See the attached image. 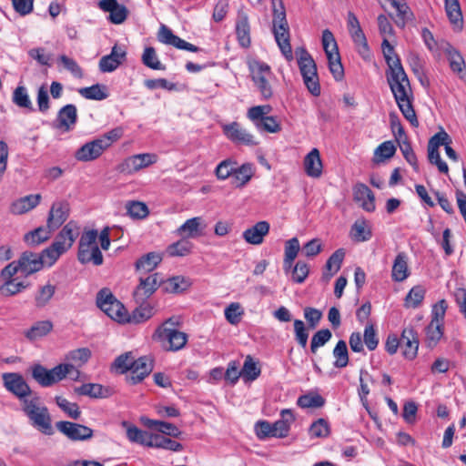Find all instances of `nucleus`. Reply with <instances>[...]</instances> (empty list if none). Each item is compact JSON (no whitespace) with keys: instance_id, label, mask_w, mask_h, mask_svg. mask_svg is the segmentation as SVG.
Wrapping results in <instances>:
<instances>
[{"instance_id":"obj_24","label":"nucleus","mask_w":466,"mask_h":466,"mask_svg":"<svg viewBox=\"0 0 466 466\" xmlns=\"http://www.w3.org/2000/svg\"><path fill=\"white\" fill-rule=\"evenodd\" d=\"M269 223L267 221H259L257 222L254 226L247 228L242 237L244 240L251 245H260L264 237L267 236L269 232Z\"/></svg>"},{"instance_id":"obj_43","label":"nucleus","mask_w":466,"mask_h":466,"mask_svg":"<svg viewBox=\"0 0 466 466\" xmlns=\"http://www.w3.org/2000/svg\"><path fill=\"white\" fill-rule=\"evenodd\" d=\"M52 232H54V230H51L47 227H39L26 233L24 239L28 245L36 246L49 239Z\"/></svg>"},{"instance_id":"obj_13","label":"nucleus","mask_w":466,"mask_h":466,"mask_svg":"<svg viewBox=\"0 0 466 466\" xmlns=\"http://www.w3.org/2000/svg\"><path fill=\"white\" fill-rule=\"evenodd\" d=\"M70 213V205L66 200L56 201L52 204L47 217V228L56 230L67 219Z\"/></svg>"},{"instance_id":"obj_41","label":"nucleus","mask_w":466,"mask_h":466,"mask_svg":"<svg viewBox=\"0 0 466 466\" xmlns=\"http://www.w3.org/2000/svg\"><path fill=\"white\" fill-rule=\"evenodd\" d=\"M53 327V323L50 320L37 321L25 332V336L30 340H35L50 333Z\"/></svg>"},{"instance_id":"obj_64","label":"nucleus","mask_w":466,"mask_h":466,"mask_svg":"<svg viewBox=\"0 0 466 466\" xmlns=\"http://www.w3.org/2000/svg\"><path fill=\"white\" fill-rule=\"evenodd\" d=\"M442 325L430 322L426 328V342L428 347H434L442 336Z\"/></svg>"},{"instance_id":"obj_44","label":"nucleus","mask_w":466,"mask_h":466,"mask_svg":"<svg viewBox=\"0 0 466 466\" xmlns=\"http://www.w3.org/2000/svg\"><path fill=\"white\" fill-rule=\"evenodd\" d=\"M63 253H65V248L60 246V243L53 242L49 248L44 249L39 255L41 260H43V266L51 267Z\"/></svg>"},{"instance_id":"obj_53","label":"nucleus","mask_w":466,"mask_h":466,"mask_svg":"<svg viewBox=\"0 0 466 466\" xmlns=\"http://www.w3.org/2000/svg\"><path fill=\"white\" fill-rule=\"evenodd\" d=\"M13 103L19 107L26 108L34 111L32 102L27 94L26 88L23 86H18L13 92Z\"/></svg>"},{"instance_id":"obj_35","label":"nucleus","mask_w":466,"mask_h":466,"mask_svg":"<svg viewBox=\"0 0 466 466\" xmlns=\"http://www.w3.org/2000/svg\"><path fill=\"white\" fill-rule=\"evenodd\" d=\"M161 261V254L157 252H149L138 258L135 267L138 271L142 270L145 272H150L154 270Z\"/></svg>"},{"instance_id":"obj_2","label":"nucleus","mask_w":466,"mask_h":466,"mask_svg":"<svg viewBox=\"0 0 466 466\" xmlns=\"http://www.w3.org/2000/svg\"><path fill=\"white\" fill-rule=\"evenodd\" d=\"M114 367L121 373L130 371L126 380L130 385L141 382L153 370V360L147 356L136 359L133 352L119 355L114 361Z\"/></svg>"},{"instance_id":"obj_42","label":"nucleus","mask_w":466,"mask_h":466,"mask_svg":"<svg viewBox=\"0 0 466 466\" xmlns=\"http://www.w3.org/2000/svg\"><path fill=\"white\" fill-rule=\"evenodd\" d=\"M56 286L47 283L41 286L35 295V305L38 309H43L47 306L55 295Z\"/></svg>"},{"instance_id":"obj_61","label":"nucleus","mask_w":466,"mask_h":466,"mask_svg":"<svg viewBox=\"0 0 466 466\" xmlns=\"http://www.w3.org/2000/svg\"><path fill=\"white\" fill-rule=\"evenodd\" d=\"M5 283L0 287V292L3 296H14L26 288L23 281L15 279H4Z\"/></svg>"},{"instance_id":"obj_14","label":"nucleus","mask_w":466,"mask_h":466,"mask_svg":"<svg viewBox=\"0 0 466 466\" xmlns=\"http://www.w3.org/2000/svg\"><path fill=\"white\" fill-rule=\"evenodd\" d=\"M121 425L126 430L127 438L130 442L143 447H153L156 433L143 431L127 420H123Z\"/></svg>"},{"instance_id":"obj_20","label":"nucleus","mask_w":466,"mask_h":466,"mask_svg":"<svg viewBox=\"0 0 466 466\" xmlns=\"http://www.w3.org/2000/svg\"><path fill=\"white\" fill-rule=\"evenodd\" d=\"M105 150L104 145L96 138L86 143L78 148L75 154V157L78 161L88 162L98 158Z\"/></svg>"},{"instance_id":"obj_9","label":"nucleus","mask_w":466,"mask_h":466,"mask_svg":"<svg viewBox=\"0 0 466 466\" xmlns=\"http://www.w3.org/2000/svg\"><path fill=\"white\" fill-rule=\"evenodd\" d=\"M157 161V156L152 153L137 154L127 157L117 166V171L122 174L131 175L146 168Z\"/></svg>"},{"instance_id":"obj_3","label":"nucleus","mask_w":466,"mask_h":466,"mask_svg":"<svg viewBox=\"0 0 466 466\" xmlns=\"http://www.w3.org/2000/svg\"><path fill=\"white\" fill-rule=\"evenodd\" d=\"M273 11V34L275 40L288 61L293 59L289 43V27L286 18V9L282 0H271Z\"/></svg>"},{"instance_id":"obj_62","label":"nucleus","mask_w":466,"mask_h":466,"mask_svg":"<svg viewBox=\"0 0 466 466\" xmlns=\"http://www.w3.org/2000/svg\"><path fill=\"white\" fill-rule=\"evenodd\" d=\"M331 331L328 329L318 330L311 339L310 351L315 354L319 348L324 346L331 339Z\"/></svg>"},{"instance_id":"obj_63","label":"nucleus","mask_w":466,"mask_h":466,"mask_svg":"<svg viewBox=\"0 0 466 466\" xmlns=\"http://www.w3.org/2000/svg\"><path fill=\"white\" fill-rule=\"evenodd\" d=\"M152 448H161L168 451H178L183 446L181 443L173 441L160 434H156Z\"/></svg>"},{"instance_id":"obj_15","label":"nucleus","mask_w":466,"mask_h":466,"mask_svg":"<svg viewBox=\"0 0 466 466\" xmlns=\"http://www.w3.org/2000/svg\"><path fill=\"white\" fill-rule=\"evenodd\" d=\"M157 39L159 42L163 44L173 46L178 49L187 50L190 52L199 51V47L174 35L172 30L165 25H161L157 33Z\"/></svg>"},{"instance_id":"obj_37","label":"nucleus","mask_w":466,"mask_h":466,"mask_svg":"<svg viewBox=\"0 0 466 466\" xmlns=\"http://www.w3.org/2000/svg\"><path fill=\"white\" fill-rule=\"evenodd\" d=\"M190 286L188 279L182 276L172 277L166 281L162 280V289L166 293H181Z\"/></svg>"},{"instance_id":"obj_50","label":"nucleus","mask_w":466,"mask_h":466,"mask_svg":"<svg viewBox=\"0 0 466 466\" xmlns=\"http://www.w3.org/2000/svg\"><path fill=\"white\" fill-rule=\"evenodd\" d=\"M333 356L335 358L334 366L341 369L349 364L348 347L344 340H339L333 350Z\"/></svg>"},{"instance_id":"obj_19","label":"nucleus","mask_w":466,"mask_h":466,"mask_svg":"<svg viewBox=\"0 0 466 466\" xmlns=\"http://www.w3.org/2000/svg\"><path fill=\"white\" fill-rule=\"evenodd\" d=\"M126 51L115 45L112 47L111 53L107 56H104L99 61V69L101 72H112L116 70L126 59Z\"/></svg>"},{"instance_id":"obj_40","label":"nucleus","mask_w":466,"mask_h":466,"mask_svg":"<svg viewBox=\"0 0 466 466\" xmlns=\"http://www.w3.org/2000/svg\"><path fill=\"white\" fill-rule=\"evenodd\" d=\"M371 230L369 228L365 219H358L354 222L350 229V238L354 241H367L371 238Z\"/></svg>"},{"instance_id":"obj_45","label":"nucleus","mask_w":466,"mask_h":466,"mask_svg":"<svg viewBox=\"0 0 466 466\" xmlns=\"http://www.w3.org/2000/svg\"><path fill=\"white\" fill-rule=\"evenodd\" d=\"M91 357V350L88 348H79L69 351L66 356L67 364H74L76 367H82Z\"/></svg>"},{"instance_id":"obj_25","label":"nucleus","mask_w":466,"mask_h":466,"mask_svg":"<svg viewBox=\"0 0 466 466\" xmlns=\"http://www.w3.org/2000/svg\"><path fill=\"white\" fill-rule=\"evenodd\" d=\"M322 167L319 151L313 148L304 158L305 172L309 177L317 178L321 176Z\"/></svg>"},{"instance_id":"obj_59","label":"nucleus","mask_w":466,"mask_h":466,"mask_svg":"<svg viewBox=\"0 0 466 466\" xmlns=\"http://www.w3.org/2000/svg\"><path fill=\"white\" fill-rule=\"evenodd\" d=\"M143 64L155 70H165L166 67L158 60L154 47H146L142 56Z\"/></svg>"},{"instance_id":"obj_49","label":"nucleus","mask_w":466,"mask_h":466,"mask_svg":"<svg viewBox=\"0 0 466 466\" xmlns=\"http://www.w3.org/2000/svg\"><path fill=\"white\" fill-rule=\"evenodd\" d=\"M425 289L421 286L413 287L404 299L405 308H418L424 299Z\"/></svg>"},{"instance_id":"obj_54","label":"nucleus","mask_w":466,"mask_h":466,"mask_svg":"<svg viewBox=\"0 0 466 466\" xmlns=\"http://www.w3.org/2000/svg\"><path fill=\"white\" fill-rule=\"evenodd\" d=\"M32 376L43 387H49L54 384L51 370H47L40 364L33 367Z\"/></svg>"},{"instance_id":"obj_31","label":"nucleus","mask_w":466,"mask_h":466,"mask_svg":"<svg viewBox=\"0 0 466 466\" xmlns=\"http://www.w3.org/2000/svg\"><path fill=\"white\" fill-rule=\"evenodd\" d=\"M236 34L241 46L248 47L250 46V26L247 15H238L236 24Z\"/></svg>"},{"instance_id":"obj_60","label":"nucleus","mask_w":466,"mask_h":466,"mask_svg":"<svg viewBox=\"0 0 466 466\" xmlns=\"http://www.w3.org/2000/svg\"><path fill=\"white\" fill-rule=\"evenodd\" d=\"M127 214L137 219H142L147 217L149 210L147 206L140 201H129L127 203Z\"/></svg>"},{"instance_id":"obj_58","label":"nucleus","mask_w":466,"mask_h":466,"mask_svg":"<svg viewBox=\"0 0 466 466\" xmlns=\"http://www.w3.org/2000/svg\"><path fill=\"white\" fill-rule=\"evenodd\" d=\"M396 147L391 141H385L381 143L374 152V160L377 163L390 159L394 156Z\"/></svg>"},{"instance_id":"obj_21","label":"nucleus","mask_w":466,"mask_h":466,"mask_svg":"<svg viewBox=\"0 0 466 466\" xmlns=\"http://www.w3.org/2000/svg\"><path fill=\"white\" fill-rule=\"evenodd\" d=\"M205 228L202 218L195 217L186 220L175 233L183 238H196L203 235Z\"/></svg>"},{"instance_id":"obj_55","label":"nucleus","mask_w":466,"mask_h":466,"mask_svg":"<svg viewBox=\"0 0 466 466\" xmlns=\"http://www.w3.org/2000/svg\"><path fill=\"white\" fill-rule=\"evenodd\" d=\"M297 404L301 408H321L325 404V399L318 393H308L300 396Z\"/></svg>"},{"instance_id":"obj_18","label":"nucleus","mask_w":466,"mask_h":466,"mask_svg":"<svg viewBox=\"0 0 466 466\" xmlns=\"http://www.w3.org/2000/svg\"><path fill=\"white\" fill-rule=\"evenodd\" d=\"M353 199L360 203L365 211L373 212L375 210V196L367 185L357 183L353 187Z\"/></svg>"},{"instance_id":"obj_1","label":"nucleus","mask_w":466,"mask_h":466,"mask_svg":"<svg viewBox=\"0 0 466 466\" xmlns=\"http://www.w3.org/2000/svg\"><path fill=\"white\" fill-rule=\"evenodd\" d=\"M386 77L403 116L411 126L418 127L419 121L412 106L413 93L404 68L398 67L395 70L393 69V71H386Z\"/></svg>"},{"instance_id":"obj_26","label":"nucleus","mask_w":466,"mask_h":466,"mask_svg":"<svg viewBox=\"0 0 466 466\" xmlns=\"http://www.w3.org/2000/svg\"><path fill=\"white\" fill-rule=\"evenodd\" d=\"M19 262L22 267V273L25 275L33 274L44 267L40 255L31 251H25L21 255Z\"/></svg>"},{"instance_id":"obj_32","label":"nucleus","mask_w":466,"mask_h":466,"mask_svg":"<svg viewBox=\"0 0 466 466\" xmlns=\"http://www.w3.org/2000/svg\"><path fill=\"white\" fill-rule=\"evenodd\" d=\"M137 303L139 304V306L133 310L131 315L127 313L126 322L135 324L142 323L149 319L154 315V308L150 304L147 303V301Z\"/></svg>"},{"instance_id":"obj_51","label":"nucleus","mask_w":466,"mask_h":466,"mask_svg":"<svg viewBox=\"0 0 466 466\" xmlns=\"http://www.w3.org/2000/svg\"><path fill=\"white\" fill-rule=\"evenodd\" d=\"M350 34L355 45L358 46V52L360 53V55L364 58L368 57L370 55V49L366 36L361 27L360 26L356 29L353 28L350 30Z\"/></svg>"},{"instance_id":"obj_56","label":"nucleus","mask_w":466,"mask_h":466,"mask_svg":"<svg viewBox=\"0 0 466 466\" xmlns=\"http://www.w3.org/2000/svg\"><path fill=\"white\" fill-rule=\"evenodd\" d=\"M56 403L57 406L67 414L68 417L74 420H77L81 416L79 406L75 402H69L66 399L56 396Z\"/></svg>"},{"instance_id":"obj_10","label":"nucleus","mask_w":466,"mask_h":466,"mask_svg":"<svg viewBox=\"0 0 466 466\" xmlns=\"http://www.w3.org/2000/svg\"><path fill=\"white\" fill-rule=\"evenodd\" d=\"M252 80L258 86L261 96L265 99L272 96L273 92L268 83V76L271 75L270 67L264 63L255 62L251 66Z\"/></svg>"},{"instance_id":"obj_38","label":"nucleus","mask_w":466,"mask_h":466,"mask_svg":"<svg viewBox=\"0 0 466 466\" xmlns=\"http://www.w3.org/2000/svg\"><path fill=\"white\" fill-rule=\"evenodd\" d=\"M75 391L78 395L89 396L91 398H106L109 395L110 390L96 383H86L76 388Z\"/></svg>"},{"instance_id":"obj_52","label":"nucleus","mask_w":466,"mask_h":466,"mask_svg":"<svg viewBox=\"0 0 466 466\" xmlns=\"http://www.w3.org/2000/svg\"><path fill=\"white\" fill-rule=\"evenodd\" d=\"M78 92L83 97L86 99L103 100L107 97L106 86L99 84H96L88 87H82L78 90Z\"/></svg>"},{"instance_id":"obj_17","label":"nucleus","mask_w":466,"mask_h":466,"mask_svg":"<svg viewBox=\"0 0 466 466\" xmlns=\"http://www.w3.org/2000/svg\"><path fill=\"white\" fill-rule=\"evenodd\" d=\"M400 347L402 354L408 360H413L417 356L419 339L412 327L405 328L400 336Z\"/></svg>"},{"instance_id":"obj_29","label":"nucleus","mask_w":466,"mask_h":466,"mask_svg":"<svg viewBox=\"0 0 466 466\" xmlns=\"http://www.w3.org/2000/svg\"><path fill=\"white\" fill-rule=\"evenodd\" d=\"M345 252L343 249H337L327 260L325 269L322 273V279L329 281L337 273L342 264Z\"/></svg>"},{"instance_id":"obj_22","label":"nucleus","mask_w":466,"mask_h":466,"mask_svg":"<svg viewBox=\"0 0 466 466\" xmlns=\"http://www.w3.org/2000/svg\"><path fill=\"white\" fill-rule=\"evenodd\" d=\"M98 6L105 12H109V19L113 24H122L127 17L128 10L116 0H100Z\"/></svg>"},{"instance_id":"obj_47","label":"nucleus","mask_w":466,"mask_h":466,"mask_svg":"<svg viewBox=\"0 0 466 466\" xmlns=\"http://www.w3.org/2000/svg\"><path fill=\"white\" fill-rule=\"evenodd\" d=\"M450 66L454 73L459 75V77L466 81L465 62L463 57L455 50L448 52Z\"/></svg>"},{"instance_id":"obj_34","label":"nucleus","mask_w":466,"mask_h":466,"mask_svg":"<svg viewBox=\"0 0 466 466\" xmlns=\"http://www.w3.org/2000/svg\"><path fill=\"white\" fill-rule=\"evenodd\" d=\"M253 175L251 164H243L240 167L236 165L231 183L235 187H242L252 178Z\"/></svg>"},{"instance_id":"obj_46","label":"nucleus","mask_w":466,"mask_h":466,"mask_svg":"<svg viewBox=\"0 0 466 466\" xmlns=\"http://www.w3.org/2000/svg\"><path fill=\"white\" fill-rule=\"evenodd\" d=\"M260 372L261 370L254 361L253 358L250 355H248L241 370L242 379L245 381H253L259 377Z\"/></svg>"},{"instance_id":"obj_8","label":"nucleus","mask_w":466,"mask_h":466,"mask_svg":"<svg viewBox=\"0 0 466 466\" xmlns=\"http://www.w3.org/2000/svg\"><path fill=\"white\" fill-rule=\"evenodd\" d=\"M4 387L20 399L22 401L25 399H29L32 395V390L29 385L20 373L17 372H5L2 374Z\"/></svg>"},{"instance_id":"obj_5","label":"nucleus","mask_w":466,"mask_h":466,"mask_svg":"<svg viewBox=\"0 0 466 466\" xmlns=\"http://www.w3.org/2000/svg\"><path fill=\"white\" fill-rule=\"evenodd\" d=\"M298 65L304 84L309 92L314 96L320 95V85L317 73V66L310 54L304 47H298L295 50Z\"/></svg>"},{"instance_id":"obj_36","label":"nucleus","mask_w":466,"mask_h":466,"mask_svg":"<svg viewBox=\"0 0 466 466\" xmlns=\"http://www.w3.org/2000/svg\"><path fill=\"white\" fill-rule=\"evenodd\" d=\"M391 276L393 280L400 282L405 280L409 276V268L407 263V256L404 253H400L395 258Z\"/></svg>"},{"instance_id":"obj_27","label":"nucleus","mask_w":466,"mask_h":466,"mask_svg":"<svg viewBox=\"0 0 466 466\" xmlns=\"http://www.w3.org/2000/svg\"><path fill=\"white\" fill-rule=\"evenodd\" d=\"M40 200V194L28 195L13 202L10 210L13 214L22 215L35 208Z\"/></svg>"},{"instance_id":"obj_28","label":"nucleus","mask_w":466,"mask_h":466,"mask_svg":"<svg viewBox=\"0 0 466 466\" xmlns=\"http://www.w3.org/2000/svg\"><path fill=\"white\" fill-rule=\"evenodd\" d=\"M78 260L82 264L93 263L99 266L103 263V255L96 244L86 248H78Z\"/></svg>"},{"instance_id":"obj_39","label":"nucleus","mask_w":466,"mask_h":466,"mask_svg":"<svg viewBox=\"0 0 466 466\" xmlns=\"http://www.w3.org/2000/svg\"><path fill=\"white\" fill-rule=\"evenodd\" d=\"M381 47L385 61L389 67L387 71H393L395 68L403 67L399 56L395 53L393 46L390 44L387 37L383 38Z\"/></svg>"},{"instance_id":"obj_11","label":"nucleus","mask_w":466,"mask_h":466,"mask_svg":"<svg viewBox=\"0 0 466 466\" xmlns=\"http://www.w3.org/2000/svg\"><path fill=\"white\" fill-rule=\"evenodd\" d=\"M162 285V279L158 273L140 278L139 283L133 292L136 302H145Z\"/></svg>"},{"instance_id":"obj_12","label":"nucleus","mask_w":466,"mask_h":466,"mask_svg":"<svg viewBox=\"0 0 466 466\" xmlns=\"http://www.w3.org/2000/svg\"><path fill=\"white\" fill-rule=\"evenodd\" d=\"M56 429L71 441H86L93 437L91 428L71 421L61 420L56 423Z\"/></svg>"},{"instance_id":"obj_48","label":"nucleus","mask_w":466,"mask_h":466,"mask_svg":"<svg viewBox=\"0 0 466 466\" xmlns=\"http://www.w3.org/2000/svg\"><path fill=\"white\" fill-rule=\"evenodd\" d=\"M193 248V244L187 239L183 238L172 243L167 247V253L171 257H184L188 255Z\"/></svg>"},{"instance_id":"obj_57","label":"nucleus","mask_w":466,"mask_h":466,"mask_svg":"<svg viewBox=\"0 0 466 466\" xmlns=\"http://www.w3.org/2000/svg\"><path fill=\"white\" fill-rule=\"evenodd\" d=\"M329 68L332 76L337 81H339L344 76V69L340 62V56L339 52L334 54H328L327 56Z\"/></svg>"},{"instance_id":"obj_33","label":"nucleus","mask_w":466,"mask_h":466,"mask_svg":"<svg viewBox=\"0 0 466 466\" xmlns=\"http://www.w3.org/2000/svg\"><path fill=\"white\" fill-rule=\"evenodd\" d=\"M294 420L293 413L290 410L281 411V419L272 424L273 437L283 438L288 435L289 425Z\"/></svg>"},{"instance_id":"obj_4","label":"nucleus","mask_w":466,"mask_h":466,"mask_svg":"<svg viewBox=\"0 0 466 466\" xmlns=\"http://www.w3.org/2000/svg\"><path fill=\"white\" fill-rule=\"evenodd\" d=\"M22 410L35 429L46 435L54 433L51 415L37 394H34L29 399H25Z\"/></svg>"},{"instance_id":"obj_7","label":"nucleus","mask_w":466,"mask_h":466,"mask_svg":"<svg viewBox=\"0 0 466 466\" xmlns=\"http://www.w3.org/2000/svg\"><path fill=\"white\" fill-rule=\"evenodd\" d=\"M96 306L110 319L126 323L127 310L107 288L100 289L96 295Z\"/></svg>"},{"instance_id":"obj_6","label":"nucleus","mask_w":466,"mask_h":466,"mask_svg":"<svg viewBox=\"0 0 466 466\" xmlns=\"http://www.w3.org/2000/svg\"><path fill=\"white\" fill-rule=\"evenodd\" d=\"M178 324V319L175 317H171L156 330V336L167 350H179L183 349L187 342V335L176 329V326Z\"/></svg>"},{"instance_id":"obj_23","label":"nucleus","mask_w":466,"mask_h":466,"mask_svg":"<svg viewBox=\"0 0 466 466\" xmlns=\"http://www.w3.org/2000/svg\"><path fill=\"white\" fill-rule=\"evenodd\" d=\"M77 119L76 107L74 105H66L63 106L58 114L54 127L65 132L73 128Z\"/></svg>"},{"instance_id":"obj_30","label":"nucleus","mask_w":466,"mask_h":466,"mask_svg":"<svg viewBox=\"0 0 466 466\" xmlns=\"http://www.w3.org/2000/svg\"><path fill=\"white\" fill-rule=\"evenodd\" d=\"M444 4L445 11L451 24L456 30H461L463 18L459 0H444Z\"/></svg>"},{"instance_id":"obj_16","label":"nucleus","mask_w":466,"mask_h":466,"mask_svg":"<svg viewBox=\"0 0 466 466\" xmlns=\"http://www.w3.org/2000/svg\"><path fill=\"white\" fill-rule=\"evenodd\" d=\"M224 134L228 139L236 144L246 146L257 145L254 137L246 129L242 128L238 122H232L223 127Z\"/></svg>"}]
</instances>
